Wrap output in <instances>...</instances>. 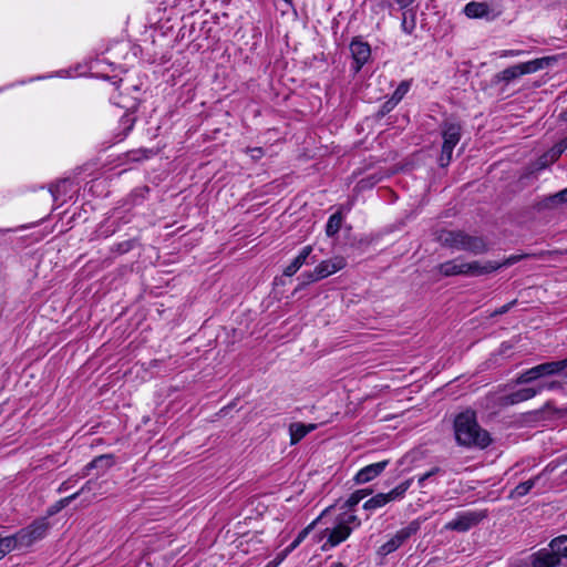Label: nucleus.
Returning <instances> with one entry per match:
<instances>
[{"mask_svg": "<svg viewBox=\"0 0 567 567\" xmlns=\"http://www.w3.org/2000/svg\"><path fill=\"white\" fill-rule=\"evenodd\" d=\"M454 433L461 446L485 449L491 443L488 432L478 425L473 411L462 412L455 417Z\"/></svg>", "mask_w": 567, "mask_h": 567, "instance_id": "f257e3e1", "label": "nucleus"}, {"mask_svg": "<svg viewBox=\"0 0 567 567\" xmlns=\"http://www.w3.org/2000/svg\"><path fill=\"white\" fill-rule=\"evenodd\" d=\"M360 525L361 520L354 511L346 512L338 508V513L332 520V526L327 527L322 533V538H326V542L322 544L321 549L328 551L346 542Z\"/></svg>", "mask_w": 567, "mask_h": 567, "instance_id": "f03ea898", "label": "nucleus"}, {"mask_svg": "<svg viewBox=\"0 0 567 567\" xmlns=\"http://www.w3.org/2000/svg\"><path fill=\"white\" fill-rule=\"evenodd\" d=\"M437 240L445 247L473 255H481L487 250V245L482 237L471 236L462 230H442L437 235Z\"/></svg>", "mask_w": 567, "mask_h": 567, "instance_id": "7ed1b4c3", "label": "nucleus"}, {"mask_svg": "<svg viewBox=\"0 0 567 567\" xmlns=\"http://www.w3.org/2000/svg\"><path fill=\"white\" fill-rule=\"evenodd\" d=\"M567 370V358L548 361L520 372L516 379L518 384H528L547 377L559 375Z\"/></svg>", "mask_w": 567, "mask_h": 567, "instance_id": "20e7f679", "label": "nucleus"}, {"mask_svg": "<svg viewBox=\"0 0 567 567\" xmlns=\"http://www.w3.org/2000/svg\"><path fill=\"white\" fill-rule=\"evenodd\" d=\"M49 529V523L47 518L35 519L28 527L22 528L17 534L9 536L10 539L14 540V548L29 547L35 542L42 539Z\"/></svg>", "mask_w": 567, "mask_h": 567, "instance_id": "39448f33", "label": "nucleus"}, {"mask_svg": "<svg viewBox=\"0 0 567 567\" xmlns=\"http://www.w3.org/2000/svg\"><path fill=\"white\" fill-rule=\"evenodd\" d=\"M412 478H408L401 482L398 486H395L388 493L375 494L374 496L364 502L363 509L373 513L377 509L384 507L386 504L391 502L404 498L405 493L412 485Z\"/></svg>", "mask_w": 567, "mask_h": 567, "instance_id": "423d86ee", "label": "nucleus"}, {"mask_svg": "<svg viewBox=\"0 0 567 567\" xmlns=\"http://www.w3.org/2000/svg\"><path fill=\"white\" fill-rule=\"evenodd\" d=\"M442 137L443 145L439 163L441 166H446L450 164L453 151L461 140V126L456 123H445Z\"/></svg>", "mask_w": 567, "mask_h": 567, "instance_id": "0eeeda50", "label": "nucleus"}, {"mask_svg": "<svg viewBox=\"0 0 567 567\" xmlns=\"http://www.w3.org/2000/svg\"><path fill=\"white\" fill-rule=\"evenodd\" d=\"M420 528L417 522H411L408 526L399 529L388 542L381 545L378 549V554L381 556H388L391 553L399 549L412 535H414Z\"/></svg>", "mask_w": 567, "mask_h": 567, "instance_id": "6e6552de", "label": "nucleus"}, {"mask_svg": "<svg viewBox=\"0 0 567 567\" xmlns=\"http://www.w3.org/2000/svg\"><path fill=\"white\" fill-rule=\"evenodd\" d=\"M520 259V256H511L508 257L503 264H499L497 261H471L466 262L464 261V269H465V276H482L486 274H491L493 271H496L503 266H511L515 262H517Z\"/></svg>", "mask_w": 567, "mask_h": 567, "instance_id": "1a4fd4ad", "label": "nucleus"}, {"mask_svg": "<svg viewBox=\"0 0 567 567\" xmlns=\"http://www.w3.org/2000/svg\"><path fill=\"white\" fill-rule=\"evenodd\" d=\"M53 202L60 205L71 200L79 192V185L72 178H62L49 188Z\"/></svg>", "mask_w": 567, "mask_h": 567, "instance_id": "9d476101", "label": "nucleus"}, {"mask_svg": "<svg viewBox=\"0 0 567 567\" xmlns=\"http://www.w3.org/2000/svg\"><path fill=\"white\" fill-rule=\"evenodd\" d=\"M347 266V260L342 256H334L330 259L321 261L312 271V280H321L327 278Z\"/></svg>", "mask_w": 567, "mask_h": 567, "instance_id": "9b49d317", "label": "nucleus"}, {"mask_svg": "<svg viewBox=\"0 0 567 567\" xmlns=\"http://www.w3.org/2000/svg\"><path fill=\"white\" fill-rule=\"evenodd\" d=\"M350 51L353 59L351 70L354 74L359 73L362 66L370 60L371 49L367 42L361 40H352Z\"/></svg>", "mask_w": 567, "mask_h": 567, "instance_id": "f8f14e48", "label": "nucleus"}, {"mask_svg": "<svg viewBox=\"0 0 567 567\" xmlns=\"http://www.w3.org/2000/svg\"><path fill=\"white\" fill-rule=\"evenodd\" d=\"M389 461H381L362 467L353 477L355 484H367L378 477L388 466Z\"/></svg>", "mask_w": 567, "mask_h": 567, "instance_id": "ddd939ff", "label": "nucleus"}, {"mask_svg": "<svg viewBox=\"0 0 567 567\" xmlns=\"http://www.w3.org/2000/svg\"><path fill=\"white\" fill-rule=\"evenodd\" d=\"M130 217L123 215V210L116 208L112 212V214L106 218L104 224L100 228V234L104 237H109L117 231L121 225L130 223Z\"/></svg>", "mask_w": 567, "mask_h": 567, "instance_id": "4468645a", "label": "nucleus"}, {"mask_svg": "<svg viewBox=\"0 0 567 567\" xmlns=\"http://www.w3.org/2000/svg\"><path fill=\"white\" fill-rule=\"evenodd\" d=\"M481 519V516L473 512H467L457 515L454 519L445 525L446 529L456 532H466L476 525Z\"/></svg>", "mask_w": 567, "mask_h": 567, "instance_id": "2eb2a0df", "label": "nucleus"}, {"mask_svg": "<svg viewBox=\"0 0 567 567\" xmlns=\"http://www.w3.org/2000/svg\"><path fill=\"white\" fill-rule=\"evenodd\" d=\"M464 14L470 19H488L492 20L496 14H492V10L486 2L471 1L463 9Z\"/></svg>", "mask_w": 567, "mask_h": 567, "instance_id": "dca6fc26", "label": "nucleus"}, {"mask_svg": "<svg viewBox=\"0 0 567 567\" xmlns=\"http://www.w3.org/2000/svg\"><path fill=\"white\" fill-rule=\"evenodd\" d=\"M114 464V456L111 454H104L95 457L90 463H87L79 474V478H84L87 475H90L91 471L94 468L102 470V472H105L110 467H112Z\"/></svg>", "mask_w": 567, "mask_h": 567, "instance_id": "f3484780", "label": "nucleus"}, {"mask_svg": "<svg viewBox=\"0 0 567 567\" xmlns=\"http://www.w3.org/2000/svg\"><path fill=\"white\" fill-rule=\"evenodd\" d=\"M530 565L533 567H555L559 565L557 556L549 548L540 549L530 556Z\"/></svg>", "mask_w": 567, "mask_h": 567, "instance_id": "a211bd4d", "label": "nucleus"}, {"mask_svg": "<svg viewBox=\"0 0 567 567\" xmlns=\"http://www.w3.org/2000/svg\"><path fill=\"white\" fill-rule=\"evenodd\" d=\"M555 61L553 56H544L517 64L519 75L532 74L549 66Z\"/></svg>", "mask_w": 567, "mask_h": 567, "instance_id": "6ab92c4d", "label": "nucleus"}, {"mask_svg": "<svg viewBox=\"0 0 567 567\" xmlns=\"http://www.w3.org/2000/svg\"><path fill=\"white\" fill-rule=\"evenodd\" d=\"M332 511V507H328L326 508L322 514L316 519L313 520L311 524H309L307 527H305L298 535L297 537L295 538V540L289 545L287 546L284 551H287V555H289L290 553H292L307 537L308 535L310 534V532L315 528L316 524L318 520L327 517Z\"/></svg>", "mask_w": 567, "mask_h": 567, "instance_id": "aec40b11", "label": "nucleus"}, {"mask_svg": "<svg viewBox=\"0 0 567 567\" xmlns=\"http://www.w3.org/2000/svg\"><path fill=\"white\" fill-rule=\"evenodd\" d=\"M312 252L311 246H305L297 257L285 268L284 275L287 277L293 276L306 262Z\"/></svg>", "mask_w": 567, "mask_h": 567, "instance_id": "412c9836", "label": "nucleus"}, {"mask_svg": "<svg viewBox=\"0 0 567 567\" xmlns=\"http://www.w3.org/2000/svg\"><path fill=\"white\" fill-rule=\"evenodd\" d=\"M131 89L134 93L132 96H122V94L120 93L118 95H113L111 97L112 103L125 110L135 109L140 100V87L133 84Z\"/></svg>", "mask_w": 567, "mask_h": 567, "instance_id": "4be33fe9", "label": "nucleus"}, {"mask_svg": "<svg viewBox=\"0 0 567 567\" xmlns=\"http://www.w3.org/2000/svg\"><path fill=\"white\" fill-rule=\"evenodd\" d=\"M537 394H539V390H537V385L526 386V388H522V389H518V390L509 393L506 396V402L508 404H517V403L527 401L529 399H533Z\"/></svg>", "mask_w": 567, "mask_h": 567, "instance_id": "5701e85b", "label": "nucleus"}, {"mask_svg": "<svg viewBox=\"0 0 567 567\" xmlns=\"http://www.w3.org/2000/svg\"><path fill=\"white\" fill-rule=\"evenodd\" d=\"M316 424H303V423H292L289 426V433H290V443L292 445L300 442L308 433L316 430Z\"/></svg>", "mask_w": 567, "mask_h": 567, "instance_id": "b1692460", "label": "nucleus"}, {"mask_svg": "<svg viewBox=\"0 0 567 567\" xmlns=\"http://www.w3.org/2000/svg\"><path fill=\"white\" fill-rule=\"evenodd\" d=\"M440 272L445 277L463 275L465 276L464 260L453 259L439 266Z\"/></svg>", "mask_w": 567, "mask_h": 567, "instance_id": "393cba45", "label": "nucleus"}, {"mask_svg": "<svg viewBox=\"0 0 567 567\" xmlns=\"http://www.w3.org/2000/svg\"><path fill=\"white\" fill-rule=\"evenodd\" d=\"M372 493L371 488H362L353 492L347 501L339 507L346 512L354 511L358 504Z\"/></svg>", "mask_w": 567, "mask_h": 567, "instance_id": "a878e982", "label": "nucleus"}, {"mask_svg": "<svg viewBox=\"0 0 567 567\" xmlns=\"http://www.w3.org/2000/svg\"><path fill=\"white\" fill-rule=\"evenodd\" d=\"M415 0H391V2L380 0L375 2L374 7L372 8L373 11L378 12L380 10L384 9H391L394 6L398 7V9L406 11V9L413 4Z\"/></svg>", "mask_w": 567, "mask_h": 567, "instance_id": "bb28decb", "label": "nucleus"}, {"mask_svg": "<svg viewBox=\"0 0 567 567\" xmlns=\"http://www.w3.org/2000/svg\"><path fill=\"white\" fill-rule=\"evenodd\" d=\"M550 549L557 556L560 563L561 558H567V536H559L554 538L549 544Z\"/></svg>", "mask_w": 567, "mask_h": 567, "instance_id": "cd10ccee", "label": "nucleus"}, {"mask_svg": "<svg viewBox=\"0 0 567 567\" xmlns=\"http://www.w3.org/2000/svg\"><path fill=\"white\" fill-rule=\"evenodd\" d=\"M538 478H539V477H538V476H536V477H534V478H530V480H528V481H525V482H523V483L518 484V485L514 488V491L512 492V496H513V497H523V496L527 495V494L530 492V489L535 486L536 481H537Z\"/></svg>", "mask_w": 567, "mask_h": 567, "instance_id": "c85d7f7f", "label": "nucleus"}, {"mask_svg": "<svg viewBox=\"0 0 567 567\" xmlns=\"http://www.w3.org/2000/svg\"><path fill=\"white\" fill-rule=\"evenodd\" d=\"M411 86H412V80L402 81L398 85V87L395 89L393 94L391 95L393 101L400 103L402 101V99L406 95V93L410 91Z\"/></svg>", "mask_w": 567, "mask_h": 567, "instance_id": "c756f323", "label": "nucleus"}, {"mask_svg": "<svg viewBox=\"0 0 567 567\" xmlns=\"http://www.w3.org/2000/svg\"><path fill=\"white\" fill-rule=\"evenodd\" d=\"M341 223H342V217L340 214H333L332 216L329 217L328 219V223H327V227H326V233L328 236H333L336 235L340 227H341Z\"/></svg>", "mask_w": 567, "mask_h": 567, "instance_id": "7c9ffc66", "label": "nucleus"}, {"mask_svg": "<svg viewBox=\"0 0 567 567\" xmlns=\"http://www.w3.org/2000/svg\"><path fill=\"white\" fill-rule=\"evenodd\" d=\"M537 390H539V393L543 391H560L564 389V382L558 380H542L537 384Z\"/></svg>", "mask_w": 567, "mask_h": 567, "instance_id": "2f4dec72", "label": "nucleus"}, {"mask_svg": "<svg viewBox=\"0 0 567 567\" xmlns=\"http://www.w3.org/2000/svg\"><path fill=\"white\" fill-rule=\"evenodd\" d=\"M78 497H79V493H74L68 497L60 499L53 506L50 507L49 514L53 515V514L58 513L59 511H61L62 508L68 506L72 501L76 499Z\"/></svg>", "mask_w": 567, "mask_h": 567, "instance_id": "473e14b6", "label": "nucleus"}, {"mask_svg": "<svg viewBox=\"0 0 567 567\" xmlns=\"http://www.w3.org/2000/svg\"><path fill=\"white\" fill-rule=\"evenodd\" d=\"M380 181H381V177H377L375 175H370V176L359 181L357 186H355V189L364 190V189H368V188H372Z\"/></svg>", "mask_w": 567, "mask_h": 567, "instance_id": "72a5a7b5", "label": "nucleus"}, {"mask_svg": "<svg viewBox=\"0 0 567 567\" xmlns=\"http://www.w3.org/2000/svg\"><path fill=\"white\" fill-rule=\"evenodd\" d=\"M14 548V540L10 539L9 536H0V559Z\"/></svg>", "mask_w": 567, "mask_h": 567, "instance_id": "f704fd0d", "label": "nucleus"}, {"mask_svg": "<svg viewBox=\"0 0 567 567\" xmlns=\"http://www.w3.org/2000/svg\"><path fill=\"white\" fill-rule=\"evenodd\" d=\"M414 27H415L414 20H411V22H409L408 21V11H404L402 13V23H401L402 30L405 33L411 34L412 31L414 30Z\"/></svg>", "mask_w": 567, "mask_h": 567, "instance_id": "c9c22d12", "label": "nucleus"}, {"mask_svg": "<svg viewBox=\"0 0 567 567\" xmlns=\"http://www.w3.org/2000/svg\"><path fill=\"white\" fill-rule=\"evenodd\" d=\"M520 76L519 73H518V68L517 65H514V66H511V68H507L503 71V79L505 81H511L513 79H516Z\"/></svg>", "mask_w": 567, "mask_h": 567, "instance_id": "e433bc0d", "label": "nucleus"}, {"mask_svg": "<svg viewBox=\"0 0 567 567\" xmlns=\"http://www.w3.org/2000/svg\"><path fill=\"white\" fill-rule=\"evenodd\" d=\"M246 153L252 161H258L264 156V150L261 147H247Z\"/></svg>", "mask_w": 567, "mask_h": 567, "instance_id": "4c0bfd02", "label": "nucleus"}, {"mask_svg": "<svg viewBox=\"0 0 567 567\" xmlns=\"http://www.w3.org/2000/svg\"><path fill=\"white\" fill-rule=\"evenodd\" d=\"M439 472H440V468L439 467H434L431 471L424 473L423 475H420L419 480H417V483H419L420 487H424L425 486V482L429 478H431L432 476H434Z\"/></svg>", "mask_w": 567, "mask_h": 567, "instance_id": "58836bf2", "label": "nucleus"}, {"mask_svg": "<svg viewBox=\"0 0 567 567\" xmlns=\"http://www.w3.org/2000/svg\"><path fill=\"white\" fill-rule=\"evenodd\" d=\"M287 551L282 550L279 554H277V556L272 560L267 563L265 567H278L287 558Z\"/></svg>", "mask_w": 567, "mask_h": 567, "instance_id": "ea45409f", "label": "nucleus"}, {"mask_svg": "<svg viewBox=\"0 0 567 567\" xmlns=\"http://www.w3.org/2000/svg\"><path fill=\"white\" fill-rule=\"evenodd\" d=\"M399 103L394 102L392 97L386 100L381 106V113L384 115L391 112Z\"/></svg>", "mask_w": 567, "mask_h": 567, "instance_id": "a19ab883", "label": "nucleus"}, {"mask_svg": "<svg viewBox=\"0 0 567 567\" xmlns=\"http://www.w3.org/2000/svg\"><path fill=\"white\" fill-rule=\"evenodd\" d=\"M549 199L553 203H565V202H567V188H565V189L558 192L557 194L553 195Z\"/></svg>", "mask_w": 567, "mask_h": 567, "instance_id": "79ce46f5", "label": "nucleus"}, {"mask_svg": "<svg viewBox=\"0 0 567 567\" xmlns=\"http://www.w3.org/2000/svg\"><path fill=\"white\" fill-rule=\"evenodd\" d=\"M96 484H97V483H96L95 481L90 480V481H87V482H86V483L81 487V489H80V491H78L76 493H79V496H80L81 494H83V493H85V492H91V491H93V489H94V487H95V485H96Z\"/></svg>", "mask_w": 567, "mask_h": 567, "instance_id": "37998d69", "label": "nucleus"}, {"mask_svg": "<svg viewBox=\"0 0 567 567\" xmlns=\"http://www.w3.org/2000/svg\"><path fill=\"white\" fill-rule=\"evenodd\" d=\"M133 123H134V121H133V118L131 116H128V115L123 116L122 124H123V126L125 127L126 131L132 130Z\"/></svg>", "mask_w": 567, "mask_h": 567, "instance_id": "c03bdc74", "label": "nucleus"}, {"mask_svg": "<svg viewBox=\"0 0 567 567\" xmlns=\"http://www.w3.org/2000/svg\"><path fill=\"white\" fill-rule=\"evenodd\" d=\"M566 147H567V144L561 145V146L554 147V148L551 150V153H553V156H551V157H557V156H559V155L564 152V150H565Z\"/></svg>", "mask_w": 567, "mask_h": 567, "instance_id": "a18cd8bd", "label": "nucleus"}, {"mask_svg": "<svg viewBox=\"0 0 567 567\" xmlns=\"http://www.w3.org/2000/svg\"><path fill=\"white\" fill-rule=\"evenodd\" d=\"M71 482H72V480L64 481V482L60 485V487H59V489H58V491H59L60 493L66 492V491L71 487Z\"/></svg>", "mask_w": 567, "mask_h": 567, "instance_id": "49530a36", "label": "nucleus"}, {"mask_svg": "<svg viewBox=\"0 0 567 567\" xmlns=\"http://www.w3.org/2000/svg\"><path fill=\"white\" fill-rule=\"evenodd\" d=\"M520 53H522V51L506 50L503 52L502 56H516V55H519Z\"/></svg>", "mask_w": 567, "mask_h": 567, "instance_id": "de8ad7c7", "label": "nucleus"}, {"mask_svg": "<svg viewBox=\"0 0 567 567\" xmlns=\"http://www.w3.org/2000/svg\"><path fill=\"white\" fill-rule=\"evenodd\" d=\"M311 275H312V271H309V272H303L301 275L302 278H305V281L306 282H313L315 280L311 279Z\"/></svg>", "mask_w": 567, "mask_h": 567, "instance_id": "09e8293b", "label": "nucleus"}, {"mask_svg": "<svg viewBox=\"0 0 567 567\" xmlns=\"http://www.w3.org/2000/svg\"><path fill=\"white\" fill-rule=\"evenodd\" d=\"M103 63H105V62H104V60H99V61H96V62H95V65H94V66H92V69H96V70H97V69H100V66H101Z\"/></svg>", "mask_w": 567, "mask_h": 567, "instance_id": "8fccbe9b", "label": "nucleus"}, {"mask_svg": "<svg viewBox=\"0 0 567 567\" xmlns=\"http://www.w3.org/2000/svg\"><path fill=\"white\" fill-rule=\"evenodd\" d=\"M111 68H112V71H116L117 69H121V66L118 64H115V63H107Z\"/></svg>", "mask_w": 567, "mask_h": 567, "instance_id": "3c124183", "label": "nucleus"}, {"mask_svg": "<svg viewBox=\"0 0 567 567\" xmlns=\"http://www.w3.org/2000/svg\"><path fill=\"white\" fill-rule=\"evenodd\" d=\"M508 308H509L508 306H504L499 309V311H497V313H504L508 310Z\"/></svg>", "mask_w": 567, "mask_h": 567, "instance_id": "603ef678", "label": "nucleus"}, {"mask_svg": "<svg viewBox=\"0 0 567 567\" xmlns=\"http://www.w3.org/2000/svg\"><path fill=\"white\" fill-rule=\"evenodd\" d=\"M331 567H346L342 563H333Z\"/></svg>", "mask_w": 567, "mask_h": 567, "instance_id": "864d4df0", "label": "nucleus"}, {"mask_svg": "<svg viewBox=\"0 0 567 567\" xmlns=\"http://www.w3.org/2000/svg\"><path fill=\"white\" fill-rule=\"evenodd\" d=\"M561 118L567 121V109L560 114Z\"/></svg>", "mask_w": 567, "mask_h": 567, "instance_id": "5fc2aeb1", "label": "nucleus"}, {"mask_svg": "<svg viewBox=\"0 0 567 567\" xmlns=\"http://www.w3.org/2000/svg\"><path fill=\"white\" fill-rule=\"evenodd\" d=\"M123 82H124V80H123V79H120L118 81H114V82H113V84H114V85H116V86H118V83H123Z\"/></svg>", "mask_w": 567, "mask_h": 567, "instance_id": "6e6d98bb", "label": "nucleus"}, {"mask_svg": "<svg viewBox=\"0 0 567 567\" xmlns=\"http://www.w3.org/2000/svg\"><path fill=\"white\" fill-rule=\"evenodd\" d=\"M103 76L106 79H111V76L109 74H103ZM112 79H116V75H112Z\"/></svg>", "mask_w": 567, "mask_h": 567, "instance_id": "4d7b16f0", "label": "nucleus"}, {"mask_svg": "<svg viewBox=\"0 0 567 567\" xmlns=\"http://www.w3.org/2000/svg\"><path fill=\"white\" fill-rule=\"evenodd\" d=\"M49 76H38L35 80H43V79H48Z\"/></svg>", "mask_w": 567, "mask_h": 567, "instance_id": "13d9d810", "label": "nucleus"}, {"mask_svg": "<svg viewBox=\"0 0 567 567\" xmlns=\"http://www.w3.org/2000/svg\"><path fill=\"white\" fill-rule=\"evenodd\" d=\"M564 378H565L566 383H567V372L564 374Z\"/></svg>", "mask_w": 567, "mask_h": 567, "instance_id": "bf43d9fd", "label": "nucleus"}, {"mask_svg": "<svg viewBox=\"0 0 567 567\" xmlns=\"http://www.w3.org/2000/svg\"><path fill=\"white\" fill-rule=\"evenodd\" d=\"M284 1H285V2H287V3H290V2H291V0H284Z\"/></svg>", "mask_w": 567, "mask_h": 567, "instance_id": "052dcab7", "label": "nucleus"}]
</instances>
